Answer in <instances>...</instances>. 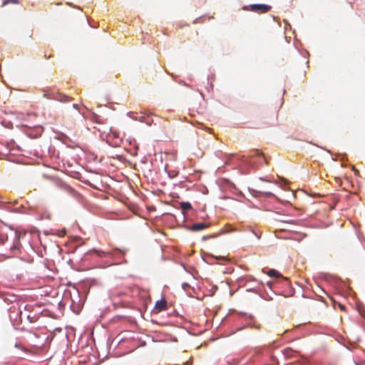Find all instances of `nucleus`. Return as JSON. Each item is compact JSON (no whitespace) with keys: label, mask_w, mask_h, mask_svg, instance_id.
Here are the masks:
<instances>
[{"label":"nucleus","mask_w":365,"mask_h":365,"mask_svg":"<svg viewBox=\"0 0 365 365\" xmlns=\"http://www.w3.org/2000/svg\"><path fill=\"white\" fill-rule=\"evenodd\" d=\"M167 307V302L164 299H163L155 302L153 312L154 313H159L160 312L166 310Z\"/></svg>","instance_id":"obj_2"},{"label":"nucleus","mask_w":365,"mask_h":365,"mask_svg":"<svg viewBox=\"0 0 365 365\" xmlns=\"http://www.w3.org/2000/svg\"><path fill=\"white\" fill-rule=\"evenodd\" d=\"M43 96L46 98H48V99H53L54 100V98H56V94L51 92L50 91L48 90H43Z\"/></svg>","instance_id":"obj_8"},{"label":"nucleus","mask_w":365,"mask_h":365,"mask_svg":"<svg viewBox=\"0 0 365 365\" xmlns=\"http://www.w3.org/2000/svg\"><path fill=\"white\" fill-rule=\"evenodd\" d=\"M71 98L62 93H57L54 100L59 101L61 102H69L71 101Z\"/></svg>","instance_id":"obj_6"},{"label":"nucleus","mask_w":365,"mask_h":365,"mask_svg":"<svg viewBox=\"0 0 365 365\" xmlns=\"http://www.w3.org/2000/svg\"><path fill=\"white\" fill-rule=\"evenodd\" d=\"M96 252H97L98 253H99V254H100V253H103V254H104V252H103V251H96Z\"/></svg>","instance_id":"obj_16"},{"label":"nucleus","mask_w":365,"mask_h":365,"mask_svg":"<svg viewBox=\"0 0 365 365\" xmlns=\"http://www.w3.org/2000/svg\"><path fill=\"white\" fill-rule=\"evenodd\" d=\"M18 0H4L2 6H6L8 4H17Z\"/></svg>","instance_id":"obj_11"},{"label":"nucleus","mask_w":365,"mask_h":365,"mask_svg":"<svg viewBox=\"0 0 365 365\" xmlns=\"http://www.w3.org/2000/svg\"><path fill=\"white\" fill-rule=\"evenodd\" d=\"M208 227V225L205 222H200V223H195L192 225L190 227V230L193 232H197L200 230H202L203 229H205Z\"/></svg>","instance_id":"obj_4"},{"label":"nucleus","mask_w":365,"mask_h":365,"mask_svg":"<svg viewBox=\"0 0 365 365\" xmlns=\"http://www.w3.org/2000/svg\"><path fill=\"white\" fill-rule=\"evenodd\" d=\"M252 328L255 327L257 329H260V324L257 323V322L252 318Z\"/></svg>","instance_id":"obj_12"},{"label":"nucleus","mask_w":365,"mask_h":365,"mask_svg":"<svg viewBox=\"0 0 365 365\" xmlns=\"http://www.w3.org/2000/svg\"><path fill=\"white\" fill-rule=\"evenodd\" d=\"M73 107L74 108H76V109H78V104H76V103H75V104H73Z\"/></svg>","instance_id":"obj_14"},{"label":"nucleus","mask_w":365,"mask_h":365,"mask_svg":"<svg viewBox=\"0 0 365 365\" xmlns=\"http://www.w3.org/2000/svg\"><path fill=\"white\" fill-rule=\"evenodd\" d=\"M187 284H183V287H184V289H185V287H187Z\"/></svg>","instance_id":"obj_18"},{"label":"nucleus","mask_w":365,"mask_h":365,"mask_svg":"<svg viewBox=\"0 0 365 365\" xmlns=\"http://www.w3.org/2000/svg\"><path fill=\"white\" fill-rule=\"evenodd\" d=\"M271 9V6L266 4H252V11L259 14L268 12Z\"/></svg>","instance_id":"obj_1"},{"label":"nucleus","mask_w":365,"mask_h":365,"mask_svg":"<svg viewBox=\"0 0 365 365\" xmlns=\"http://www.w3.org/2000/svg\"><path fill=\"white\" fill-rule=\"evenodd\" d=\"M267 274L269 277H281V274L277 271H276L275 269H270L268 272Z\"/></svg>","instance_id":"obj_10"},{"label":"nucleus","mask_w":365,"mask_h":365,"mask_svg":"<svg viewBox=\"0 0 365 365\" xmlns=\"http://www.w3.org/2000/svg\"><path fill=\"white\" fill-rule=\"evenodd\" d=\"M259 181H263V180H264V179H262V178H259ZM264 181H266V182H270V180H264Z\"/></svg>","instance_id":"obj_15"},{"label":"nucleus","mask_w":365,"mask_h":365,"mask_svg":"<svg viewBox=\"0 0 365 365\" xmlns=\"http://www.w3.org/2000/svg\"><path fill=\"white\" fill-rule=\"evenodd\" d=\"M252 158L254 157H259V158L260 160L259 163H261V162L263 161L264 163L267 164V161L266 158L263 155L261 151H259V150H252Z\"/></svg>","instance_id":"obj_5"},{"label":"nucleus","mask_w":365,"mask_h":365,"mask_svg":"<svg viewBox=\"0 0 365 365\" xmlns=\"http://www.w3.org/2000/svg\"><path fill=\"white\" fill-rule=\"evenodd\" d=\"M180 207L183 211H187L192 209V205L188 202H182L180 203Z\"/></svg>","instance_id":"obj_9"},{"label":"nucleus","mask_w":365,"mask_h":365,"mask_svg":"<svg viewBox=\"0 0 365 365\" xmlns=\"http://www.w3.org/2000/svg\"><path fill=\"white\" fill-rule=\"evenodd\" d=\"M187 284H183V287H184V289H185V287H187Z\"/></svg>","instance_id":"obj_17"},{"label":"nucleus","mask_w":365,"mask_h":365,"mask_svg":"<svg viewBox=\"0 0 365 365\" xmlns=\"http://www.w3.org/2000/svg\"><path fill=\"white\" fill-rule=\"evenodd\" d=\"M19 238V236L16 235L14 244L10 247V250L14 252H15L16 250H18L21 246Z\"/></svg>","instance_id":"obj_7"},{"label":"nucleus","mask_w":365,"mask_h":365,"mask_svg":"<svg viewBox=\"0 0 365 365\" xmlns=\"http://www.w3.org/2000/svg\"><path fill=\"white\" fill-rule=\"evenodd\" d=\"M15 346L19 348V347H20V344H16Z\"/></svg>","instance_id":"obj_19"},{"label":"nucleus","mask_w":365,"mask_h":365,"mask_svg":"<svg viewBox=\"0 0 365 365\" xmlns=\"http://www.w3.org/2000/svg\"><path fill=\"white\" fill-rule=\"evenodd\" d=\"M255 193H260L262 195H264L265 196H271L272 195V193L269 191L265 187H260L259 185H256V188L252 189V196L255 195Z\"/></svg>","instance_id":"obj_3"},{"label":"nucleus","mask_w":365,"mask_h":365,"mask_svg":"<svg viewBox=\"0 0 365 365\" xmlns=\"http://www.w3.org/2000/svg\"><path fill=\"white\" fill-rule=\"evenodd\" d=\"M252 233H254V234L256 235V237H257V239H259V237H260V233H259V234H258V233H257V232H256L253 229H252Z\"/></svg>","instance_id":"obj_13"}]
</instances>
